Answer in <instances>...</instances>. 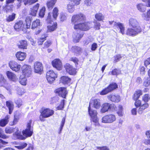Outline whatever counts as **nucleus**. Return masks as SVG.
<instances>
[{"label":"nucleus","mask_w":150,"mask_h":150,"mask_svg":"<svg viewBox=\"0 0 150 150\" xmlns=\"http://www.w3.org/2000/svg\"><path fill=\"white\" fill-rule=\"evenodd\" d=\"M32 17H27L25 20V23H23L22 21H20L16 23L14 28L16 30H25L27 29H29L30 27L31 21L32 20Z\"/></svg>","instance_id":"nucleus-1"},{"label":"nucleus","mask_w":150,"mask_h":150,"mask_svg":"<svg viewBox=\"0 0 150 150\" xmlns=\"http://www.w3.org/2000/svg\"><path fill=\"white\" fill-rule=\"evenodd\" d=\"M41 114L40 116V119L41 121H44L43 118H47L50 117L54 114V111L49 108L42 109L40 111Z\"/></svg>","instance_id":"nucleus-2"},{"label":"nucleus","mask_w":150,"mask_h":150,"mask_svg":"<svg viewBox=\"0 0 150 150\" xmlns=\"http://www.w3.org/2000/svg\"><path fill=\"white\" fill-rule=\"evenodd\" d=\"M115 115L112 114L105 115L101 119V122L104 123H111L116 120Z\"/></svg>","instance_id":"nucleus-3"},{"label":"nucleus","mask_w":150,"mask_h":150,"mask_svg":"<svg viewBox=\"0 0 150 150\" xmlns=\"http://www.w3.org/2000/svg\"><path fill=\"white\" fill-rule=\"evenodd\" d=\"M51 13H49L46 21L47 23H50V25L47 26L48 32H52L54 30L57 28L56 23L52 21Z\"/></svg>","instance_id":"nucleus-4"},{"label":"nucleus","mask_w":150,"mask_h":150,"mask_svg":"<svg viewBox=\"0 0 150 150\" xmlns=\"http://www.w3.org/2000/svg\"><path fill=\"white\" fill-rule=\"evenodd\" d=\"M85 20V16L82 13L74 15L72 17L71 23L74 24V26L77 24V23L84 21Z\"/></svg>","instance_id":"nucleus-5"},{"label":"nucleus","mask_w":150,"mask_h":150,"mask_svg":"<svg viewBox=\"0 0 150 150\" xmlns=\"http://www.w3.org/2000/svg\"><path fill=\"white\" fill-rule=\"evenodd\" d=\"M91 26L90 23L85 22L75 25L74 26V28L76 30L80 29L83 31H86L90 28Z\"/></svg>","instance_id":"nucleus-6"},{"label":"nucleus","mask_w":150,"mask_h":150,"mask_svg":"<svg viewBox=\"0 0 150 150\" xmlns=\"http://www.w3.org/2000/svg\"><path fill=\"white\" fill-rule=\"evenodd\" d=\"M142 31L140 27L137 28H128L125 31V34L129 36H134L140 33Z\"/></svg>","instance_id":"nucleus-7"},{"label":"nucleus","mask_w":150,"mask_h":150,"mask_svg":"<svg viewBox=\"0 0 150 150\" xmlns=\"http://www.w3.org/2000/svg\"><path fill=\"white\" fill-rule=\"evenodd\" d=\"M32 120H30L28 122L26 129L22 132L23 135L26 137H30L33 133V128L31 126Z\"/></svg>","instance_id":"nucleus-8"},{"label":"nucleus","mask_w":150,"mask_h":150,"mask_svg":"<svg viewBox=\"0 0 150 150\" xmlns=\"http://www.w3.org/2000/svg\"><path fill=\"white\" fill-rule=\"evenodd\" d=\"M88 112L90 117V120L94 123H96L98 122L97 111L91 108L90 107H88Z\"/></svg>","instance_id":"nucleus-9"},{"label":"nucleus","mask_w":150,"mask_h":150,"mask_svg":"<svg viewBox=\"0 0 150 150\" xmlns=\"http://www.w3.org/2000/svg\"><path fill=\"white\" fill-rule=\"evenodd\" d=\"M57 77V74L53 71L50 70L47 72L46 79L48 83L50 84L53 83Z\"/></svg>","instance_id":"nucleus-10"},{"label":"nucleus","mask_w":150,"mask_h":150,"mask_svg":"<svg viewBox=\"0 0 150 150\" xmlns=\"http://www.w3.org/2000/svg\"><path fill=\"white\" fill-rule=\"evenodd\" d=\"M55 92L63 98H65L68 93L67 88L64 87H60L55 90Z\"/></svg>","instance_id":"nucleus-11"},{"label":"nucleus","mask_w":150,"mask_h":150,"mask_svg":"<svg viewBox=\"0 0 150 150\" xmlns=\"http://www.w3.org/2000/svg\"><path fill=\"white\" fill-rule=\"evenodd\" d=\"M23 75L25 77H30L31 74L32 69L31 67L29 65H24L22 68Z\"/></svg>","instance_id":"nucleus-12"},{"label":"nucleus","mask_w":150,"mask_h":150,"mask_svg":"<svg viewBox=\"0 0 150 150\" xmlns=\"http://www.w3.org/2000/svg\"><path fill=\"white\" fill-rule=\"evenodd\" d=\"M66 71L69 74L75 75L76 74V69L68 63L66 64L64 66Z\"/></svg>","instance_id":"nucleus-13"},{"label":"nucleus","mask_w":150,"mask_h":150,"mask_svg":"<svg viewBox=\"0 0 150 150\" xmlns=\"http://www.w3.org/2000/svg\"><path fill=\"white\" fill-rule=\"evenodd\" d=\"M92 106L94 108L98 109L100 106V102L98 98H92L90 102L89 106Z\"/></svg>","instance_id":"nucleus-14"},{"label":"nucleus","mask_w":150,"mask_h":150,"mask_svg":"<svg viewBox=\"0 0 150 150\" xmlns=\"http://www.w3.org/2000/svg\"><path fill=\"white\" fill-rule=\"evenodd\" d=\"M9 65L11 69L16 72L19 71L21 67L20 65L14 61L10 62L9 63Z\"/></svg>","instance_id":"nucleus-15"},{"label":"nucleus","mask_w":150,"mask_h":150,"mask_svg":"<svg viewBox=\"0 0 150 150\" xmlns=\"http://www.w3.org/2000/svg\"><path fill=\"white\" fill-rule=\"evenodd\" d=\"M84 33L83 32H80L79 33L75 32L73 35V40L75 43L79 42L81 39L83 37Z\"/></svg>","instance_id":"nucleus-16"},{"label":"nucleus","mask_w":150,"mask_h":150,"mask_svg":"<svg viewBox=\"0 0 150 150\" xmlns=\"http://www.w3.org/2000/svg\"><path fill=\"white\" fill-rule=\"evenodd\" d=\"M34 71L35 73H40L43 70V67L41 63L36 62L34 64Z\"/></svg>","instance_id":"nucleus-17"},{"label":"nucleus","mask_w":150,"mask_h":150,"mask_svg":"<svg viewBox=\"0 0 150 150\" xmlns=\"http://www.w3.org/2000/svg\"><path fill=\"white\" fill-rule=\"evenodd\" d=\"M17 130H15L13 134V136L16 139L24 140L25 139V137H24L21 134V132L19 131L18 128L17 127Z\"/></svg>","instance_id":"nucleus-18"},{"label":"nucleus","mask_w":150,"mask_h":150,"mask_svg":"<svg viewBox=\"0 0 150 150\" xmlns=\"http://www.w3.org/2000/svg\"><path fill=\"white\" fill-rule=\"evenodd\" d=\"M53 67L58 70L61 69L62 67V63L60 60L58 59L54 60L52 62Z\"/></svg>","instance_id":"nucleus-19"},{"label":"nucleus","mask_w":150,"mask_h":150,"mask_svg":"<svg viewBox=\"0 0 150 150\" xmlns=\"http://www.w3.org/2000/svg\"><path fill=\"white\" fill-rule=\"evenodd\" d=\"M129 25L133 28H137L140 27L139 26V23L137 20L133 18H131L129 20Z\"/></svg>","instance_id":"nucleus-20"},{"label":"nucleus","mask_w":150,"mask_h":150,"mask_svg":"<svg viewBox=\"0 0 150 150\" xmlns=\"http://www.w3.org/2000/svg\"><path fill=\"white\" fill-rule=\"evenodd\" d=\"M114 25L115 27H116L117 28H119L120 29V32L122 34V35L125 34V27L123 24L120 23L115 22Z\"/></svg>","instance_id":"nucleus-21"},{"label":"nucleus","mask_w":150,"mask_h":150,"mask_svg":"<svg viewBox=\"0 0 150 150\" xmlns=\"http://www.w3.org/2000/svg\"><path fill=\"white\" fill-rule=\"evenodd\" d=\"M17 1L18 4L17 6L19 8L21 6V3L22 1L24 2V4L25 5H31L38 1V0H17Z\"/></svg>","instance_id":"nucleus-22"},{"label":"nucleus","mask_w":150,"mask_h":150,"mask_svg":"<svg viewBox=\"0 0 150 150\" xmlns=\"http://www.w3.org/2000/svg\"><path fill=\"white\" fill-rule=\"evenodd\" d=\"M28 45L27 42L25 40H21L17 44L18 47L20 49H26Z\"/></svg>","instance_id":"nucleus-23"},{"label":"nucleus","mask_w":150,"mask_h":150,"mask_svg":"<svg viewBox=\"0 0 150 150\" xmlns=\"http://www.w3.org/2000/svg\"><path fill=\"white\" fill-rule=\"evenodd\" d=\"M108 99L113 102L118 103L120 101V98L119 96H115L110 95L107 96Z\"/></svg>","instance_id":"nucleus-24"},{"label":"nucleus","mask_w":150,"mask_h":150,"mask_svg":"<svg viewBox=\"0 0 150 150\" xmlns=\"http://www.w3.org/2000/svg\"><path fill=\"white\" fill-rule=\"evenodd\" d=\"M26 55L25 53L21 52H18L16 55V58L20 61L23 60L25 59Z\"/></svg>","instance_id":"nucleus-25"},{"label":"nucleus","mask_w":150,"mask_h":150,"mask_svg":"<svg viewBox=\"0 0 150 150\" xmlns=\"http://www.w3.org/2000/svg\"><path fill=\"white\" fill-rule=\"evenodd\" d=\"M10 117V116L7 115L4 118L1 120H0V126L2 127L5 126L8 123Z\"/></svg>","instance_id":"nucleus-26"},{"label":"nucleus","mask_w":150,"mask_h":150,"mask_svg":"<svg viewBox=\"0 0 150 150\" xmlns=\"http://www.w3.org/2000/svg\"><path fill=\"white\" fill-rule=\"evenodd\" d=\"M17 129V127L7 126L5 128L4 131L6 133L10 134L14 133L15 130Z\"/></svg>","instance_id":"nucleus-27"},{"label":"nucleus","mask_w":150,"mask_h":150,"mask_svg":"<svg viewBox=\"0 0 150 150\" xmlns=\"http://www.w3.org/2000/svg\"><path fill=\"white\" fill-rule=\"evenodd\" d=\"M6 74L9 80L13 81L16 80L17 79L16 76L14 73L9 71H8L6 72Z\"/></svg>","instance_id":"nucleus-28"},{"label":"nucleus","mask_w":150,"mask_h":150,"mask_svg":"<svg viewBox=\"0 0 150 150\" xmlns=\"http://www.w3.org/2000/svg\"><path fill=\"white\" fill-rule=\"evenodd\" d=\"M109 103H104L101 105L100 112L101 113H104L109 110Z\"/></svg>","instance_id":"nucleus-29"},{"label":"nucleus","mask_w":150,"mask_h":150,"mask_svg":"<svg viewBox=\"0 0 150 150\" xmlns=\"http://www.w3.org/2000/svg\"><path fill=\"white\" fill-rule=\"evenodd\" d=\"M6 106L8 108L9 114H11L14 108L13 103L11 100H8L6 101Z\"/></svg>","instance_id":"nucleus-30"},{"label":"nucleus","mask_w":150,"mask_h":150,"mask_svg":"<svg viewBox=\"0 0 150 150\" xmlns=\"http://www.w3.org/2000/svg\"><path fill=\"white\" fill-rule=\"evenodd\" d=\"M136 7L137 10L141 12H144L146 10V6L142 3L137 4L136 5Z\"/></svg>","instance_id":"nucleus-31"},{"label":"nucleus","mask_w":150,"mask_h":150,"mask_svg":"<svg viewBox=\"0 0 150 150\" xmlns=\"http://www.w3.org/2000/svg\"><path fill=\"white\" fill-rule=\"evenodd\" d=\"M95 17L96 20L97 21H103L105 19L104 15L101 13H96L95 15Z\"/></svg>","instance_id":"nucleus-32"},{"label":"nucleus","mask_w":150,"mask_h":150,"mask_svg":"<svg viewBox=\"0 0 150 150\" xmlns=\"http://www.w3.org/2000/svg\"><path fill=\"white\" fill-rule=\"evenodd\" d=\"M75 5L74 4L72 1H71L67 6V9L70 13H72L75 10Z\"/></svg>","instance_id":"nucleus-33"},{"label":"nucleus","mask_w":150,"mask_h":150,"mask_svg":"<svg viewBox=\"0 0 150 150\" xmlns=\"http://www.w3.org/2000/svg\"><path fill=\"white\" fill-rule=\"evenodd\" d=\"M39 6V4H37L36 5L34 6L32 8H31L30 14L33 16H35L37 12Z\"/></svg>","instance_id":"nucleus-34"},{"label":"nucleus","mask_w":150,"mask_h":150,"mask_svg":"<svg viewBox=\"0 0 150 150\" xmlns=\"http://www.w3.org/2000/svg\"><path fill=\"white\" fill-rule=\"evenodd\" d=\"M71 50L76 55H78L81 52V49L79 47L74 46L72 47Z\"/></svg>","instance_id":"nucleus-35"},{"label":"nucleus","mask_w":150,"mask_h":150,"mask_svg":"<svg viewBox=\"0 0 150 150\" xmlns=\"http://www.w3.org/2000/svg\"><path fill=\"white\" fill-rule=\"evenodd\" d=\"M62 82L64 84H69L71 81V79L67 76H63L61 77Z\"/></svg>","instance_id":"nucleus-36"},{"label":"nucleus","mask_w":150,"mask_h":150,"mask_svg":"<svg viewBox=\"0 0 150 150\" xmlns=\"http://www.w3.org/2000/svg\"><path fill=\"white\" fill-rule=\"evenodd\" d=\"M57 0H51L47 1V5L49 9H51L56 2Z\"/></svg>","instance_id":"nucleus-37"},{"label":"nucleus","mask_w":150,"mask_h":150,"mask_svg":"<svg viewBox=\"0 0 150 150\" xmlns=\"http://www.w3.org/2000/svg\"><path fill=\"white\" fill-rule=\"evenodd\" d=\"M40 25V22L39 20L37 19L33 21L32 25V28L34 29L38 27Z\"/></svg>","instance_id":"nucleus-38"},{"label":"nucleus","mask_w":150,"mask_h":150,"mask_svg":"<svg viewBox=\"0 0 150 150\" xmlns=\"http://www.w3.org/2000/svg\"><path fill=\"white\" fill-rule=\"evenodd\" d=\"M123 108L122 106L121 105H119L117 107V113L118 115L120 116L123 115Z\"/></svg>","instance_id":"nucleus-39"},{"label":"nucleus","mask_w":150,"mask_h":150,"mask_svg":"<svg viewBox=\"0 0 150 150\" xmlns=\"http://www.w3.org/2000/svg\"><path fill=\"white\" fill-rule=\"evenodd\" d=\"M117 85L116 83H114L110 84L107 87L108 88V90L110 91V92L117 88Z\"/></svg>","instance_id":"nucleus-40"},{"label":"nucleus","mask_w":150,"mask_h":150,"mask_svg":"<svg viewBox=\"0 0 150 150\" xmlns=\"http://www.w3.org/2000/svg\"><path fill=\"white\" fill-rule=\"evenodd\" d=\"M6 80L4 76L2 75H0V86H4L6 84Z\"/></svg>","instance_id":"nucleus-41"},{"label":"nucleus","mask_w":150,"mask_h":150,"mask_svg":"<svg viewBox=\"0 0 150 150\" xmlns=\"http://www.w3.org/2000/svg\"><path fill=\"white\" fill-rule=\"evenodd\" d=\"M16 14L13 13L12 15H9L6 18V21L8 22L13 21L15 17Z\"/></svg>","instance_id":"nucleus-42"},{"label":"nucleus","mask_w":150,"mask_h":150,"mask_svg":"<svg viewBox=\"0 0 150 150\" xmlns=\"http://www.w3.org/2000/svg\"><path fill=\"white\" fill-rule=\"evenodd\" d=\"M94 23V28L96 30H99L100 29V24L99 22L96 20H94L93 21Z\"/></svg>","instance_id":"nucleus-43"},{"label":"nucleus","mask_w":150,"mask_h":150,"mask_svg":"<svg viewBox=\"0 0 150 150\" xmlns=\"http://www.w3.org/2000/svg\"><path fill=\"white\" fill-rule=\"evenodd\" d=\"M58 9L57 8H55L53 9L52 16L55 20L56 19L57 17L58 16Z\"/></svg>","instance_id":"nucleus-44"},{"label":"nucleus","mask_w":150,"mask_h":150,"mask_svg":"<svg viewBox=\"0 0 150 150\" xmlns=\"http://www.w3.org/2000/svg\"><path fill=\"white\" fill-rule=\"evenodd\" d=\"M0 137L4 139L8 138L9 136L4 133L2 129L0 128Z\"/></svg>","instance_id":"nucleus-45"},{"label":"nucleus","mask_w":150,"mask_h":150,"mask_svg":"<svg viewBox=\"0 0 150 150\" xmlns=\"http://www.w3.org/2000/svg\"><path fill=\"white\" fill-rule=\"evenodd\" d=\"M109 92H110V91L108 90L107 87L100 92L99 93L101 95H104L107 94Z\"/></svg>","instance_id":"nucleus-46"},{"label":"nucleus","mask_w":150,"mask_h":150,"mask_svg":"<svg viewBox=\"0 0 150 150\" xmlns=\"http://www.w3.org/2000/svg\"><path fill=\"white\" fill-rule=\"evenodd\" d=\"M109 110L112 112H114L116 110V107L114 104H110L109 103Z\"/></svg>","instance_id":"nucleus-47"},{"label":"nucleus","mask_w":150,"mask_h":150,"mask_svg":"<svg viewBox=\"0 0 150 150\" xmlns=\"http://www.w3.org/2000/svg\"><path fill=\"white\" fill-rule=\"evenodd\" d=\"M45 7H43L42 8V9L40 10L39 13V16L40 17L42 18L44 17L45 14Z\"/></svg>","instance_id":"nucleus-48"},{"label":"nucleus","mask_w":150,"mask_h":150,"mask_svg":"<svg viewBox=\"0 0 150 150\" xmlns=\"http://www.w3.org/2000/svg\"><path fill=\"white\" fill-rule=\"evenodd\" d=\"M93 3V0H85L84 4L87 6H91Z\"/></svg>","instance_id":"nucleus-49"},{"label":"nucleus","mask_w":150,"mask_h":150,"mask_svg":"<svg viewBox=\"0 0 150 150\" xmlns=\"http://www.w3.org/2000/svg\"><path fill=\"white\" fill-rule=\"evenodd\" d=\"M46 36H44L43 37L38 38V45H42L43 42L46 40Z\"/></svg>","instance_id":"nucleus-50"},{"label":"nucleus","mask_w":150,"mask_h":150,"mask_svg":"<svg viewBox=\"0 0 150 150\" xmlns=\"http://www.w3.org/2000/svg\"><path fill=\"white\" fill-rule=\"evenodd\" d=\"M120 73L121 71L119 69H115L112 71L111 74L113 75H117L120 74Z\"/></svg>","instance_id":"nucleus-51"},{"label":"nucleus","mask_w":150,"mask_h":150,"mask_svg":"<svg viewBox=\"0 0 150 150\" xmlns=\"http://www.w3.org/2000/svg\"><path fill=\"white\" fill-rule=\"evenodd\" d=\"M59 98L57 96L54 97L52 98L51 100V103L53 104L54 103H57L59 100Z\"/></svg>","instance_id":"nucleus-52"},{"label":"nucleus","mask_w":150,"mask_h":150,"mask_svg":"<svg viewBox=\"0 0 150 150\" xmlns=\"http://www.w3.org/2000/svg\"><path fill=\"white\" fill-rule=\"evenodd\" d=\"M64 101V100H62L59 105L57 107V110H62L63 108Z\"/></svg>","instance_id":"nucleus-53"},{"label":"nucleus","mask_w":150,"mask_h":150,"mask_svg":"<svg viewBox=\"0 0 150 150\" xmlns=\"http://www.w3.org/2000/svg\"><path fill=\"white\" fill-rule=\"evenodd\" d=\"M26 77H25L24 78H20V83L22 85H26L27 81V79L26 78Z\"/></svg>","instance_id":"nucleus-54"},{"label":"nucleus","mask_w":150,"mask_h":150,"mask_svg":"<svg viewBox=\"0 0 150 150\" xmlns=\"http://www.w3.org/2000/svg\"><path fill=\"white\" fill-rule=\"evenodd\" d=\"M149 96L148 94H146L144 95L142 97L143 100L145 102H147L149 100Z\"/></svg>","instance_id":"nucleus-55"},{"label":"nucleus","mask_w":150,"mask_h":150,"mask_svg":"<svg viewBox=\"0 0 150 150\" xmlns=\"http://www.w3.org/2000/svg\"><path fill=\"white\" fill-rule=\"evenodd\" d=\"M8 143L7 142L4 141L0 139V148L5 146Z\"/></svg>","instance_id":"nucleus-56"},{"label":"nucleus","mask_w":150,"mask_h":150,"mask_svg":"<svg viewBox=\"0 0 150 150\" xmlns=\"http://www.w3.org/2000/svg\"><path fill=\"white\" fill-rule=\"evenodd\" d=\"M97 148L100 150H110L109 148L107 146H97Z\"/></svg>","instance_id":"nucleus-57"},{"label":"nucleus","mask_w":150,"mask_h":150,"mask_svg":"<svg viewBox=\"0 0 150 150\" xmlns=\"http://www.w3.org/2000/svg\"><path fill=\"white\" fill-rule=\"evenodd\" d=\"M52 43L51 41L50 40L47 41L44 44V48H47L49 47Z\"/></svg>","instance_id":"nucleus-58"},{"label":"nucleus","mask_w":150,"mask_h":150,"mask_svg":"<svg viewBox=\"0 0 150 150\" xmlns=\"http://www.w3.org/2000/svg\"><path fill=\"white\" fill-rule=\"evenodd\" d=\"M114 62H115L119 61L122 58V57L120 54H117L114 57Z\"/></svg>","instance_id":"nucleus-59"},{"label":"nucleus","mask_w":150,"mask_h":150,"mask_svg":"<svg viewBox=\"0 0 150 150\" xmlns=\"http://www.w3.org/2000/svg\"><path fill=\"white\" fill-rule=\"evenodd\" d=\"M15 103L17 105L18 107H19L22 104V101L21 99H18L15 101Z\"/></svg>","instance_id":"nucleus-60"},{"label":"nucleus","mask_w":150,"mask_h":150,"mask_svg":"<svg viewBox=\"0 0 150 150\" xmlns=\"http://www.w3.org/2000/svg\"><path fill=\"white\" fill-rule=\"evenodd\" d=\"M150 80L149 79H146L144 82V85L145 86L147 87L150 84Z\"/></svg>","instance_id":"nucleus-61"},{"label":"nucleus","mask_w":150,"mask_h":150,"mask_svg":"<svg viewBox=\"0 0 150 150\" xmlns=\"http://www.w3.org/2000/svg\"><path fill=\"white\" fill-rule=\"evenodd\" d=\"M142 18L144 20L147 21L149 20L150 18L149 16L147 14V13H146H146H143L142 14Z\"/></svg>","instance_id":"nucleus-62"},{"label":"nucleus","mask_w":150,"mask_h":150,"mask_svg":"<svg viewBox=\"0 0 150 150\" xmlns=\"http://www.w3.org/2000/svg\"><path fill=\"white\" fill-rule=\"evenodd\" d=\"M60 18L61 21H64L66 19V16L64 13H61L60 15Z\"/></svg>","instance_id":"nucleus-63"},{"label":"nucleus","mask_w":150,"mask_h":150,"mask_svg":"<svg viewBox=\"0 0 150 150\" xmlns=\"http://www.w3.org/2000/svg\"><path fill=\"white\" fill-rule=\"evenodd\" d=\"M70 60L73 62L75 64H78V60L76 57H72L70 59Z\"/></svg>","instance_id":"nucleus-64"}]
</instances>
